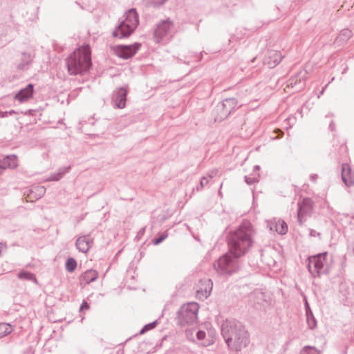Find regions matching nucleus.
Returning <instances> with one entry per match:
<instances>
[{
  "mask_svg": "<svg viewBox=\"0 0 354 354\" xmlns=\"http://www.w3.org/2000/svg\"><path fill=\"white\" fill-rule=\"evenodd\" d=\"M71 169V167H67L64 168H59L57 173L53 174L50 176V177L46 180V181H57L61 179L63 176L67 173Z\"/></svg>",
  "mask_w": 354,
  "mask_h": 354,
  "instance_id": "4be33fe9",
  "label": "nucleus"
},
{
  "mask_svg": "<svg viewBox=\"0 0 354 354\" xmlns=\"http://www.w3.org/2000/svg\"><path fill=\"white\" fill-rule=\"evenodd\" d=\"M155 6H160L167 2V0H151Z\"/></svg>",
  "mask_w": 354,
  "mask_h": 354,
  "instance_id": "72a5a7b5",
  "label": "nucleus"
},
{
  "mask_svg": "<svg viewBox=\"0 0 354 354\" xmlns=\"http://www.w3.org/2000/svg\"><path fill=\"white\" fill-rule=\"evenodd\" d=\"M123 18L113 32L114 37L122 39L129 37L139 24L138 15L135 8L125 12Z\"/></svg>",
  "mask_w": 354,
  "mask_h": 354,
  "instance_id": "20e7f679",
  "label": "nucleus"
},
{
  "mask_svg": "<svg viewBox=\"0 0 354 354\" xmlns=\"http://www.w3.org/2000/svg\"><path fill=\"white\" fill-rule=\"evenodd\" d=\"M300 354H320L319 351L314 347L306 346L304 347Z\"/></svg>",
  "mask_w": 354,
  "mask_h": 354,
  "instance_id": "c85d7f7f",
  "label": "nucleus"
},
{
  "mask_svg": "<svg viewBox=\"0 0 354 354\" xmlns=\"http://www.w3.org/2000/svg\"><path fill=\"white\" fill-rule=\"evenodd\" d=\"M329 128H330V129L331 131H334V129H335V124L333 123V121L330 123Z\"/></svg>",
  "mask_w": 354,
  "mask_h": 354,
  "instance_id": "c03bdc74",
  "label": "nucleus"
},
{
  "mask_svg": "<svg viewBox=\"0 0 354 354\" xmlns=\"http://www.w3.org/2000/svg\"><path fill=\"white\" fill-rule=\"evenodd\" d=\"M342 180L347 187L354 185V174L347 163H344L342 165Z\"/></svg>",
  "mask_w": 354,
  "mask_h": 354,
  "instance_id": "2eb2a0df",
  "label": "nucleus"
},
{
  "mask_svg": "<svg viewBox=\"0 0 354 354\" xmlns=\"http://www.w3.org/2000/svg\"><path fill=\"white\" fill-rule=\"evenodd\" d=\"M205 294H206L205 297H207L210 295V290H209V292L205 290Z\"/></svg>",
  "mask_w": 354,
  "mask_h": 354,
  "instance_id": "49530a36",
  "label": "nucleus"
},
{
  "mask_svg": "<svg viewBox=\"0 0 354 354\" xmlns=\"http://www.w3.org/2000/svg\"><path fill=\"white\" fill-rule=\"evenodd\" d=\"M254 295H256V294L259 295L261 296V299H263V300H264V299H263L264 295H263V292H260V291H257V290H256V291H254Z\"/></svg>",
  "mask_w": 354,
  "mask_h": 354,
  "instance_id": "37998d69",
  "label": "nucleus"
},
{
  "mask_svg": "<svg viewBox=\"0 0 354 354\" xmlns=\"http://www.w3.org/2000/svg\"><path fill=\"white\" fill-rule=\"evenodd\" d=\"M199 306L197 303L190 302L183 305L177 312V323L181 326L196 324Z\"/></svg>",
  "mask_w": 354,
  "mask_h": 354,
  "instance_id": "423d86ee",
  "label": "nucleus"
},
{
  "mask_svg": "<svg viewBox=\"0 0 354 354\" xmlns=\"http://www.w3.org/2000/svg\"><path fill=\"white\" fill-rule=\"evenodd\" d=\"M46 193V188L44 186L37 185L33 187L30 189V197L37 200L41 198Z\"/></svg>",
  "mask_w": 354,
  "mask_h": 354,
  "instance_id": "412c9836",
  "label": "nucleus"
},
{
  "mask_svg": "<svg viewBox=\"0 0 354 354\" xmlns=\"http://www.w3.org/2000/svg\"><path fill=\"white\" fill-rule=\"evenodd\" d=\"M17 167V157L15 155H9L0 160V169L11 168Z\"/></svg>",
  "mask_w": 354,
  "mask_h": 354,
  "instance_id": "6ab92c4d",
  "label": "nucleus"
},
{
  "mask_svg": "<svg viewBox=\"0 0 354 354\" xmlns=\"http://www.w3.org/2000/svg\"><path fill=\"white\" fill-rule=\"evenodd\" d=\"M218 194H219L220 196H221V194H221V191H219V192H218Z\"/></svg>",
  "mask_w": 354,
  "mask_h": 354,
  "instance_id": "09e8293b",
  "label": "nucleus"
},
{
  "mask_svg": "<svg viewBox=\"0 0 354 354\" xmlns=\"http://www.w3.org/2000/svg\"><path fill=\"white\" fill-rule=\"evenodd\" d=\"M34 92V86L32 84H28L26 88H22L15 95V99L19 102H25L32 97Z\"/></svg>",
  "mask_w": 354,
  "mask_h": 354,
  "instance_id": "a211bd4d",
  "label": "nucleus"
},
{
  "mask_svg": "<svg viewBox=\"0 0 354 354\" xmlns=\"http://www.w3.org/2000/svg\"><path fill=\"white\" fill-rule=\"evenodd\" d=\"M157 324H158V322L157 321H154V322H151L149 324H147L145 325L142 327V328L140 330L139 335H143L147 331L154 328L156 326Z\"/></svg>",
  "mask_w": 354,
  "mask_h": 354,
  "instance_id": "bb28decb",
  "label": "nucleus"
},
{
  "mask_svg": "<svg viewBox=\"0 0 354 354\" xmlns=\"http://www.w3.org/2000/svg\"><path fill=\"white\" fill-rule=\"evenodd\" d=\"M8 115H13L14 113H15V111H13V110H11L10 111H8Z\"/></svg>",
  "mask_w": 354,
  "mask_h": 354,
  "instance_id": "a18cd8bd",
  "label": "nucleus"
},
{
  "mask_svg": "<svg viewBox=\"0 0 354 354\" xmlns=\"http://www.w3.org/2000/svg\"><path fill=\"white\" fill-rule=\"evenodd\" d=\"M318 178V175L316 174H313L310 176V180L314 183H316Z\"/></svg>",
  "mask_w": 354,
  "mask_h": 354,
  "instance_id": "4c0bfd02",
  "label": "nucleus"
},
{
  "mask_svg": "<svg viewBox=\"0 0 354 354\" xmlns=\"http://www.w3.org/2000/svg\"><path fill=\"white\" fill-rule=\"evenodd\" d=\"M167 237V234L166 232H165V233H162L159 237L153 239L152 242L154 245H158L160 243H162Z\"/></svg>",
  "mask_w": 354,
  "mask_h": 354,
  "instance_id": "7c9ffc66",
  "label": "nucleus"
},
{
  "mask_svg": "<svg viewBox=\"0 0 354 354\" xmlns=\"http://www.w3.org/2000/svg\"><path fill=\"white\" fill-rule=\"evenodd\" d=\"M140 46L141 44L139 43H135L129 46H120L116 50V53L121 58L129 59L137 53Z\"/></svg>",
  "mask_w": 354,
  "mask_h": 354,
  "instance_id": "f8f14e48",
  "label": "nucleus"
},
{
  "mask_svg": "<svg viewBox=\"0 0 354 354\" xmlns=\"http://www.w3.org/2000/svg\"><path fill=\"white\" fill-rule=\"evenodd\" d=\"M127 93L128 90L124 87H120L115 91L113 96V100L115 106L118 109H123L125 107Z\"/></svg>",
  "mask_w": 354,
  "mask_h": 354,
  "instance_id": "ddd939ff",
  "label": "nucleus"
},
{
  "mask_svg": "<svg viewBox=\"0 0 354 354\" xmlns=\"http://www.w3.org/2000/svg\"><path fill=\"white\" fill-rule=\"evenodd\" d=\"M218 173V170L217 169H214V170H212V171H209L208 173H207V178L209 179L214 178V176H216Z\"/></svg>",
  "mask_w": 354,
  "mask_h": 354,
  "instance_id": "f704fd0d",
  "label": "nucleus"
},
{
  "mask_svg": "<svg viewBox=\"0 0 354 354\" xmlns=\"http://www.w3.org/2000/svg\"><path fill=\"white\" fill-rule=\"evenodd\" d=\"M254 234L252 224L244 221L234 232L227 236V243L231 254L241 257L244 255L252 245V237Z\"/></svg>",
  "mask_w": 354,
  "mask_h": 354,
  "instance_id": "f257e3e1",
  "label": "nucleus"
},
{
  "mask_svg": "<svg viewBox=\"0 0 354 354\" xmlns=\"http://www.w3.org/2000/svg\"><path fill=\"white\" fill-rule=\"evenodd\" d=\"M34 57V54L30 51L21 52L17 68L19 70L27 69L28 66L32 63Z\"/></svg>",
  "mask_w": 354,
  "mask_h": 354,
  "instance_id": "f3484780",
  "label": "nucleus"
},
{
  "mask_svg": "<svg viewBox=\"0 0 354 354\" xmlns=\"http://www.w3.org/2000/svg\"><path fill=\"white\" fill-rule=\"evenodd\" d=\"M8 115V111H0V117L5 118V117H7Z\"/></svg>",
  "mask_w": 354,
  "mask_h": 354,
  "instance_id": "79ce46f5",
  "label": "nucleus"
},
{
  "mask_svg": "<svg viewBox=\"0 0 354 354\" xmlns=\"http://www.w3.org/2000/svg\"><path fill=\"white\" fill-rule=\"evenodd\" d=\"M18 277L21 279H26L28 281H36L37 280L34 274L26 271L19 272L18 274Z\"/></svg>",
  "mask_w": 354,
  "mask_h": 354,
  "instance_id": "a878e982",
  "label": "nucleus"
},
{
  "mask_svg": "<svg viewBox=\"0 0 354 354\" xmlns=\"http://www.w3.org/2000/svg\"><path fill=\"white\" fill-rule=\"evenodd\" d=\"M174 25L169 20L162 21L156 28L153 38L156 43L167 42L174 35Z\"/></svg>",
  "mask_w": 354,
  "mask_h": 354,
  "instance_id": "6e6552de",
  "label": "nucleus"
},
{
  "mask_svg": "<svg viewBox=\"0 0 354 354\" xmlns=\"http://www.w3.org/2000/svg\"><path fill=\"white\" fill-rule=\"evenodd\" d=\"M268 227L271 232H276L279 234H286L288 232L286 223L280 219H272L268 221Z\"/></svg>",
  "mask_w": 354,
  "mask_h": 354,
  "instance_id": "4468645a",
  "label": "nucleus"
},
{
  "mask_svg": "<svg viewBox=\"0 0 354 354\" xmlns=\"http://www.w3.org/2000/svg\"><path fill=\"white\" fill-rule=\"evenodd\" d=\"M306 321L310 329H314L317 326V322L313 314L306 315Z\"/></svg>",
  "mask_w": 354,
  "mask_h": 354,
  "instance_id": "cd10ccee",
  "label": "nucleus"
},
{
  "mask_svg": "<svg viewBox=\"0 0 354 354\" xmlns=\"http://www.w3.org/2000/svg\"><path fill=\"white\" fill-rule=\"evenodd\" d=\"M282 55L279 51L268 50L264 56L263 63L269 68H274L282 59Z\"/></svg>",
  "mask_w": 354,
  "mask_h": 354,
  "instance_id": "9b49d317",
  "label": "nucleus"
},
{
  "mask_svg": "<svg viewBox=\"0 0 354 354\" xmlns=\"http://www.w3.org/2000/svg\"><path fill=\"white\" fill-rule=\"evenodd\" d=\"M274 132L278 134L279 138H281L283 136V132L279 129H277Z\"/></svg>",
  "mask_w": 354,
  "mask_h": 354,
  "instance_id": "ea45409f",
  "label": "nucleus"
},
{
  "mask_svg": "<svg viewBox=\"0 0 354 354\" xmlns=\"http://www.w3.org/2000/svg\"><path fill=\"white\" fill-rule=\"evenodd\" d=\"M98 277V273L97 271L94 270H88L84 272L80 277V283L86 284H88L94 281Z\"/></svg>",
  "mask_w": 354,
  "mask_h": 354,
  "instance_id": "aec40b11",
  "label": "nucleus"
},
{
  "mask_svg": "<svg viewBox=\"0 0 354 354\" xmlns=\"http://www.w3.org/2000/svg\"><path fill=\"white\" fill-rule=\"evenodd\" d=\"M240 257L231 254L230 251L221 256L214 263V268L220 275L230 276L240 268Z\"/></svg>",
  "mask_w": 354,
  "mask_h": 354,
  "instance_id": "39448f33",
  "label": "nucleus"
},
{
  "mask_svg": "<svg viewBox=\"0 0 354 354\" xmlns=\"http://www.w3.org/2000/svg\"><path fill=\"white\" fill-rule=\"evenodd\" d=\"M205 336L206 333L203 330H198L196 333V337L199 340H203V339H205Z\"/></svg>",
  "mask_w": 354,
  "mask_h": 354,
  "instance_id": "473e14b6",
  "label": "nucleus"
},
{
  "mask_svg": "<svg viewBox=\"0 0 354 354\" xmlns=\"http://www.w3.org/2000/svg\"><path fill=\"white\" fill-rule=\"evenodd\" d=\"M221 334L228 347L235 351H241L250 343L248 331L236 319H226L222 325Z\"/></svg>",
  "mask_w": 354,
  "mask_h": 354,
  "instance_id": "f03ea898",
  "label": "nucleus"
},
{
  "mask_svg": "<svg viewBox=\"0 0 354 354\" xmlns=\"http://www.w3.org/2000/svg\"><path fill=\"white\" fill-rule=\"evenodd\" d=\"M327 255L328 253L325 252L308 258V269L313 277L329 272V269L326 265Z\"/></svg>",
  "mask_w": 354,
  "mask_h": 354,
  "instance_id": "0eeeda50",
  "label": "nucleus"
},
{
  "mask_svg": "<svg viewBox=\"0 0 354 354\" xmlns=\"http://www.w3.org/2000/svg\"><path fill=\"white\" fill-rule=\"evenodd\" d=\"M88 308H89V305L88 304V303L86 301H83L81 305L80 310L88 309Z\"/></svg>",
  "mask_w": 354,
  "mask_h": 354,
  "instance_id": "58836bf2",
  "label": "nucleus"
},
{
  "mask_svg": "<svg viewBox=\"0 0 354 354\" xmlns=\"http://www.w3.org/2000/svg\"><path fill=\"white\" fill-rule=\"evenodd\" d=\"M209 178L207 176H203L201 179L200 184L196 187V190L198 192L202 190V189L208 184Z\"/></svg>",
  "mask_w": 354,
  "mask_h": 354,
  "instance_id": "c756f323",
  "label": "nucleus"
},
{
  "mask_svg": "<svg viewBox=\"0 0 354 354\" xmlns=\"http://www.w3.org/2000/svg\"><path fill=\"white\" fill-rule=\"evenodd\" d=\"M245 180L248 185H253L259 181L258 177L245 176Z\"/></svg>",
  "mask_w": 354,
  "mask_h": 354,
  "instance_id": "2f4dec72",
  "label": "nucleus"
},
{
  "mask_svg": "<svg viewBox=\"0 0 354 354\" xmlns=\"http://www.w3.org/2000/svg\"><path fill=\"white\" fill-rule=\"evenodd\" d=\"M238 101L234 97L223 100L220 105L217 106L220 111V120L227 118L237 107Z\"/></svg>",
  "mask_w": 354,
  "mask_h": 354,
  "instance_id": "1a4fd4ad",
  "label": "nucleus"
},
{
  "mask_svg": "<svg viewBox=\"0 0 354 354\" xmlns=\"http://www.w3.org/2000/svg\"><path fill=\"white\" fill-rule=\"evenodd\" d=\"M305 308H306V315H308V314L309 315H312L313 313L310 308V306L308 305V303L307 302V301H306V304H305Z\"/></svg>",
  "mask_w": 354,
  "mask_h": 354,
  "instance_id": "e433bc0d",
  "label": "nucleus"
},
{
  "mask_svg": "<svg viewBox=\"0 0 354 354\" xmlns=\"http://www.w3.org/2000/svg\"><path fill=\"white\" fill-rule=\"evenodd\" d=\"M12 326L9 324H0V335L1 337L6 336L12 332Z\"/></svg>",
  "mask_w": 354,
  "mask_h": 354,
  "instance_id": "b1692460",
  "label": "nucleus"
},
{
  "mask_svg": "<svg viewBox=\"0 0 354 354\" xmlns=\"http://www.w3.org/2000/svg\"><path fill=\"white\" fill-rule=\"evenodd\" d=\"M309 235L310 236H318L319 239H322V234L320 232H316L315 230H310Z\"/></svg>",
  "mask_w": 354,
  "mask_h": 354,
  "instance_id": "c9c22d12",
  "label": "nucleus"
},
{
  "mask_svg": "<svg viewBox=\"0 0 354 354\" xmlns=\"http://www.w3.org/2000/svg\"><path fill=\"white\" fill-rule=\"evenodd\" d=\"M352 31L348 28L343 29L338 37H337V40L339 41H346L352 37Z\"/></svg>",
  "mask_w": 354,
  "mask_h": 354,
  "instance_id": "5701e85b",
  "label": "nucleus"
},
{
  "mask_svg": "<svg viewBox=\"0 0 354 354\" xmlns=\"http://www.w3.org/2000/svg\"><path fill=\"white\" fill-rule=\"evenodd\" d=\"M91 53L87 45L75 50L66 60L68 73L77 75L88 71L92 64Z\"/></svg>",
  "mask_w": 354,
  "mask_h": 354,
  "instance_id": "7ed1b4c3",
  "label": "nucleus"
},
{
  "mask_svg": "<svg viewBox=\"0 0 354 354\" xmlns=\"http://www.w3.org/2000/svg\"><path fill=\"white\" fill-rule=\"evenodd\" d=\"M296 84H297V81L295 80L294 79H292V80H290L289 86H290L291 87L293 88L296 86Z\"/></svg>",
  "mask_w": 354,
  "mask_h": 354,
  "instance_id": "a19ab883",
  "label": "nucleus"
},
{
  "mask_svg": "<svg viewBox=\"0 0 354 354\" xmlns=\"http://www.w3.org/2000/svg\"><path fill=\"white\" fill-rule=\"evenodd\" d=\"M65 267L68 272H72L77 267V261L75 259L70 257L66 260Z\"/></svg>",
  "mask_w": 354,
  "mask_h": 354,
  "instance_id": "393cba45",
  "label": "nucleus"
},
{
  "mask_svg": "<svg viewBox=\"0 0 354 354\" xmlns=\"http://www.w3.org/2000/svg\"><path fill=\"white\" fill-rule=\"evenodd\" d=\"M93 241L89 234L83 235L78 237L75 242V245L79 252L87 253L91 248Z\"/></svg>",
  "mask_w": 354,
  "mask_h": 354,
  "instance_id": "dca6fc26",
  "label": "nucleus"
},
{
  "mask_svg": "<svg viewBox=\"0 0 354 354\" xmlns=\"http://www.w3.org/2000/svg\"><path fill=\"white\" fill-rule=\"evenodd\" d=\"M260 169V167L259 165H256L254 167V169L259 170Z\"/></svg>",
  "mask_w": 354,
  "mask_h": 354,
  "instance_id": "de8ad7c7",
  "label": "nucleus"
},
{
  "mask_svg": "<svg viewBox=\"0 0 354 354\" xmlns=\"http://www.w3.org/2000/svg\"><path fill=\"white\" fill-rule=\"evenodd\" d=\"M313 204V201L309 198H304L298 203L297 221L299 225H301L306 220V216L312 213Z\"/></svg>",
  "mask_w": 354,
  "mask_h": 354,
  "instance_id": "9d476101",
  "label": "nucleus"
}]
</instances>
